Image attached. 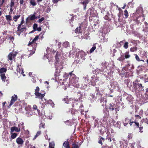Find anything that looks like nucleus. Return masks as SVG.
<instances>
[{
  "mask_svg": "<svg viewBox=\"0 0 148 148\" xmlns=\"http://www.w3.org/2000/svg\"><path fill=\"white\" fill-rule=\"evenodd\" d=\"M73 71L69 73V84L76 87L79 86L78 83L79 78H77L75 74L73 73Z\"/></svg>",
  "mask_w": 148,
  "mask_h": 148,
  "instance_id": "nucleus-1",
  "label": "nucleus"
},
{
  "mask_svg": "<svg viewBox=\"0 0 148 148\" xmlns=\"http://www.w3.org/2000/svg\"><path fill=\"white\" fill-rule=\"evenodd\" d=\"M139 81L136 79L133 82L134 88L133 92L135 93H138L139 91H144V87L142 84L139 83Z\"/></svg>",
  "mask_w": 148,
  "mask_h": 148,
  "instance_id": "nucleus-2",
  "label": "nucleus"
},
{
  "mask_svg": "<svg viewBox=\"0 0 148 148\" xmlns=\"http://www.w3.org/2000/svg\"><path fill=\"white\" fill-rule=\"evenodd\" d=\"M24 23V20L23 18L22 19L21 21L20 24H18L17 27V30L16 32L17 34L19 36L20 34L23 32H25L26 30V27L24 25H22V27H21L22 25Z\"/></svg>",
  "mask_w": 148,
  "mask_h": 148,
  "instance_id": "nucleus-3",
  "label": "nucleus"
},
{
  "mask_svg": "<svg viewBox=\"0 0 148 148\" xmlns=\"http://www.w3.org/2000/svg\"><path fill=\"white\" fill-rule=\"evenodd\" d=\"M40 88L38 86H37L35 89L34 94L36 98L42 99L45 96V94H42L39 92Z\"/></svg>",
  "mask_w": 148,
  "mask_h": 148,
  "instance_id": "nucleus-4",
  "label": "nucleus"
},
{
  "mask_svg": "<svg viewBox=\"0 0 148 148\" xmlns=\"http://www.w3.org/2000/svg\"><path fill=\"white\" fill-rule=\"evenodd\" d=\"M68 97V96H67L66 97L64 98L63 99L64 101L66 103H75L76 104H77V103H76V102H77V101H76L72 98L69 99Z\"/></svg>",
  "mask_w": 148,
  "mask_h": 148,
  "instance_id": "nucleus-5",
  "label": "nucleus"
},
{
  "mask_svg": "<svg viewBox=\"0 0 148 148\" xmlns=\"http://www.w3.org/2000/svg\"><path fill=\"white\" fill-rule=\"evenodd\" d=\"M139 124V123L136 120H134L133 118H132V120L129 123L131 127H137V126H138Z\"/></svg>",
  "mask_w": 148,
  "mask_h": 148,
  "instance_id": "nucleus-6",
  "label": "nucleus"
},
{
  "mask_svg": "<svg viewBox=\"0 0 148 148\" xmlns=\"http://www.w3.org/2000/svg\"><path fill=\"white\" fill-rule=\"evenodd\" d=\"M17 54V53L16 52H12L10 53L8 56V59L10 61L14 60Z\"/></svg>",
  "mask_w": 148,
  "mask_h": 148,
  "instance_id": "nucleus-7",
  "label": "nucleus"
},
{
  "mask_svg": "<svg viewBox=\"0 0 148 148\" xmlns=\"http://www.w3.org/2000/svg\"><path fill=\"white\" fill-rule=\"evenodd\" d=\"M60 55L58 53V52H57L55 56V67L56 69H58V64H59V62H60Z\"/></svg>",
  "mask_w": 148,
  "mask_h": 148,
  "instance_id": "nucleus-8",
  "label": "nucleus"
},
{
  "mask_svg": "<svg viewBox=\"0 0 148 148\" xmlns=\"http://www.w3.org/2000/svg\"><path fill=\"white\" fill-rule=\"evenodd\" d=\"M77 55L79 58H81L82 60H84L85 56H86V53L82 50L79 51L77 53Z\"/></svg>",
  "mask_w": 148,
  "mask_h": 148,
  "instance_id": "nucleus-9",
  "label": "nucleus"
},
{
  "mask_svg": "<svg viewBox=\"0 0 148 148\" xmlns=\"http://www.w3.org/2000/svg\"><path fill=\"white\" fill-rule=\"evenodd\" d=\"M120 148H127L128 142L127 140H122L120 141Z\"/></svg>",
  "mask_w": 148,
  "mask_h": 148,
  "instance_id": "nucleus-10",
  "label": "nucleus"
},
{
  "mask_svg": "<svg viewBox=\"0 0 148 148\" xmlns=\"http://www.w3.org/2000/svg\"><path fill=\"white\" fill-rule=\"evenodd\" d=\"M39 37L38 35H37L31 42L30 41L29 42L28 45L29 46H32L33 45H37V44L36 43V42L38 40Z\"/></svg>",
  "mask_w": 148,
  "mask_h": 148,
  "instance_id": "nucleus-11",
  "label": "nucleus"
},
{
  "mask_svg": "<svg viewBox=\"0 0 148 148\" xmlns=\"http://www.w3.org/2000/svg\"><path fill=\"white\" fill-rule=\"evenodd\" d=\"M18 97L17 95H14L13 96L11 97V100L10 103L8 107L10 108V106L14 103V102L17 100Z\"/></svg>",
  "mask_w": 148,
  "mask_h": 148,
  "instance_id": "nucleus-12",
  "label": "nucleus"
},
{
  "mask_svg": "<svg viewBox=\"0 0 148 148\" xmlns=\"http://www.w3.org/2000/svg\"><path fill=\"white\" fill-rule=\"evenodd\" d=\"M36 19V17L35 14H32L26 19V22L27 23L29 22L30 21L34 20Z\"/></svg>",
  "mask_w": 148,
  "mask_h": 148,
  "instance_id": "nucleus-13",
  "label": "nucleus"
},
{
  "mask_svg": "<svg viewBox=\"0 0 148 148\" xmlns=\"http://www.w3.org/2000/svg\"><path fill=\"white\" fill-rule=\"evenodd\" d=\"M16 70L17 73H21L23 76H25V75L23 74L24 73L23 71L21 65H18L17 66Z\"/></svg>",
  "mask_w": 148,
  "mask_h": 148,
  "instance_id": "nucleus-14",
  "label": "nucleus"
},
{
  "mask_svg": "<svg viewBox=\"0 0 148 148\" xmlns=\"http://www.w3.org/2000/svg\"><path fill=\"white\" fill-rule=\"evenodd\" d=\"M5 19L7 21V24L9 25H11V22L13 20L12 16L10 15H6L5 16Z\"/></svg>",
  "mask_w": 148,
  "mask_h": 148,
  "instance_id": "nucleus-15",
  "label": "nucleus"
},
{
  "mask_svg": "<svg viewBox=\"0 0 148 148\" xmlns=\"http://www.w3.org/2000/svg\"><path fill=\"white\" fill-rule=\"evenodd\" d=\"M63 66H61L59 67V66H58V69L57 68L56 69V71L55 72L54 75L56 77L59 76L60 75V70L59 71H58V69H63Z\"/></svg>",
  "mask_w": 148,
  "mask_h": 148,
  "instance_id": "nucleus-16",
  "label": "nucleus"
},
{
  "mask_svg": "<svg viewBox=\"0 0 148 148\" xmlns=\"http://www.w3.org/2000/svg\"><path fill=\"white\" fill-rule=\"evenodd\" d=\"M39 121L40 122V124L39 125V127L40 128H45V121L43 118H41Z\"/></svg>",
  "mask_w": 148,
  "mask_h": 148,
  "instance_id": "nucleus-17",
  "label": "nucleus"
},
{
  "mask_svg": "<svg viewBox=\"0 0 148 148\" xmlns=\"http://www.w3.org/2000/svg\"><path fill=\"white\" fill-rule=\"evenodd\" d=\"M38 25L36 23H34L33 25V29L35 31H37L38 32L41 31L42 30L41 27H38Z\"/></svg>",
  "mask_w": 148,
  "mask_h": 148,
  "instance_id": "nucleus-18",
  "label": "nucleus"
},
{
  "mask_svg": "<svg viewBox=\"0 0 148 148\" xmlns=\"http://www.w3.org/2000/svg\"><path fill=\"white\" fill-rule=\"evenodd\" d=\"M15 3L13 0H11V2L10 4V11L9 12V14H10V12H11V14L12 12L13 9V7H14V5Z\"/></svg>",
  "mask_w": 148,
  "mask_h": 148,
  "instance_id": "nucleus-19",
  "label": "nucleus"
},
{
  "mask_svg": "<svg viewBox=\"0 0 148 148\" xmlns=\"http://www.w3.org/2000/svg\"><path fill=\"white\" fill-rule=\"evenodd\" d=\"M16 142L18 145H22L23 144L24 141L21 138L18 137L16 139Z\"/></svg>",
  "mask_w": 148,
  "mask_h": 148,
  "instance_id": "nucleus-20",
  "label": "nucleus"
},
{
  "mask_svg": "<svg viewBox=\"0 0 148 148\" xmlns=\"http://www.w3.org/2000/svg\"><path fill=\"white\" fill-rule=\"evenodd\" d=\"M14 131L16 132H18L20 131V130L18 127L14 126L11 127L10 129V133H13Z\"/></svg>",
  "mask_w": 148,
  "mask_h": 148,
  "instance_id": "nucleus-21",
  "label": "nucleus"
},
{
  "mask_svg": "<svg viewBox=\"0 0 148 148\" xmlns=\"http://www.w3.org/2000/svg\"><path fill=\"white\" fill-rule=\"evenodd\" d=\"M83 1L80 2V3L83 5L84 7V9L85 10L86 8V6L87 4L90 1V0H82Z\"/></svg>",
  "mask_w": 148,
  "mask_h": 148,
  "instance_id": "nucleus-22",
  "label": "nucleus"
},
{
  "mask_svg": "<svg viewBox=\"0 0 148 148\" xmlns=\"http://www.w3.org/2000/svg\"><path fill=\"white\" fill-rule=\"evenodd\" d=\"M136 127L138 129L139 132L140 133H142L143 132V123L142 124L140 123V124H139V126Z\"/></svg>",
  "mask_w": 148,
  "mask_h": 148,
  "instance_id": "nucleus-23",
  "label": "nucleus"
},
{
  "mask_svg": "<svg viewBox=\"0 0 148 148\" xmlns=\"http://www.w3.org/2000/svg\"><path fill=\"white\" fill-rule=\"evenodd\" d=\"M132 120V118L131 119H129L128 118H126L125 119V120L123 122L124 125L126 126L130 122V121Z\"/></svg>",
  "mask_w": 148,
  "mask_h": 148,
  "instance_id": "nucleus-24",
  "label": "nucleus"
},
{
  "mask_svg": "<svg viewBox=\"0 0 148 148\" xmlns=\"http://www.w3.org/2000/svg\"><path fill=\"white\" fill-rule=\"evenodd\" d=\"M63 146H64L65 148H69L70 147L69 143L68 140L67 141H64L63 143Z\"/></svg>",
  "mask_w": 148,
  "mask_h": 148,
  "instance_id": "nucleus-25",
  "label": "nucleus"
},
{
  "mask_svg": "<svg viewBox=\"0 0 148 148\" xmlns=\"http://www.w3.org/2000/svg\"><path fill=\"white\" fill-rule=\"evenodd\" d=\"M110 106L109 108V109L111 110L112 111H113L114 110L115 111H116L117 110V108H114V104L113 103H110L109 104Z\"/></svg>",
  "mask_w": 148,
  "mask_h": 148,
  "instance_id": "nucleus-26",
  "label": "nucleus"
},
{
  "mask_svg": "<svg viewBox=\"0 0 148 148\" xmlns=\"http://www.w3.org/2000/svg\"><path fill=\"white\" fill-rule=\"evenodd\" d=\"M81 27V24H80L79 26L78 27H77L75 29V32L76 33H80L82 32Z\"/></svg>",
  "mask_w": 148,
  "mask_h": 148,
  "instance_id": "nucleus-27",
  "label": "nucleus"
},
{
  "mask_svg": "<svg viewBox=\"0 0 148 148\" xmlns=\"http://www.w3.org/2000/svg\"><path fill=\"white\" fill-rule=\"evenodd\" d=\"M107 134V136H106V139L108 140L109 141H110V142H111V135L109 132H107L106 133Z\"/></svg>",
  "mask_w": 148,
  "mask_h": 148,
  "instance_id": "nucleus-28",
  "label": "nucleus"
},
{
  "mask_svg": "<svg viewBox=\"0 0 148 148\" xmlns=\"http://www.w3.org/2000/svg\"><path fill=\"white\" fill-rule=\"evenodd\" d=\"M18 127L19 129L20 130V131L21 130H24V123L23 122H21L18 125Z\"/></svg>",
  "mask_w": 148,
  "mask_h": 148,
  "instance_id": "nucleus-29",
  "label": "nucleus"
},
{
  "mask_svg": "<svg viewBox=\"0 0 148 148\" xmlns=\"http://www.w3.org/2000/svg\"><path fill=\"white\" fill-rule=\"evenodd\" d=\"M125 60V58H124L123 54L122 55H121V56L118 58L117 59L118 60L122 62H123Z\"/></svg>",
  "mask_w": 148,
  "mask_h": 148,
  "instance_id": "nucleus-30",
  "label": "nucleus"
},
{
  "mask_svg": "<svg viewBox=\"0 0 148 148\" xmlns=\"http://www.w3.org/2000/svg\"><path fill=\"white\" fill-rule=\"evenodd\" d=\"M96 99L97 98H99V97L101 99L100 100V102H101L102 101V94L98 92L96 94Z\"/></svg>",
  "mask_w": 148,
  "mask_h": 148,
  "instance_id": "nucleus-31",
  "label": "nucleus"
},
{
  "mask_svg": "<svg viewBox=\"0 0 148 148\" xmlns=\"http://www.w3.org/2000/svg\"><path fill=\"white\" fill-rule=\"evenodd\" d=\"M79 143L78 142H74L72 144V148H79Z\"/></svg>",
  "mask_w": 148,
  "mask_h": 148,
  "instance_id": "nucleus-32",
  "label": "nucleus"
},
{
  "mask_svg": "<svg viewBox=\"0 0 148 148\" xmlns=\"http://www.w3.org/2000/svg\"><path fill=\"white\" fill-rule=\"evenodd\" d=\"M21 15L19 14L18 15H14L13 16V20H14V21L16 22L18 20V19L20 17Z\"/></svg>",
  "mask_w": 148,
  "mask_h": 148,
  "instance_id": "nucleus-33",
  "label": "nucleus"
},
{
  "mask_svg": "<svg viewBox=\"0 0 148 148\" xmlns=\"http://www.w3.org/2000/svg\"><path fill=\"white\" fill-rule=\"evenodd\" d=\"M129 51H126L125 53L124 58L125 59L129 58L130 57V55L129 54Z\"/></svg>",
  "mask_w": 148,
  "mask_h": 148,
  "instance_id": "nucleus-34",
  "label": "nucleus"
},
{
  "mask_svg": "<svg viewBox=\"0 0 148 148\" xmlns=\"http://www.w3.org/2000/svg\"><path fill=\"white\" fill-rule=\"evenodd\" d=\"M35 0H30L29 1V3L33 6H34L37 5V3L35 1Z\"/></svg>",
  "mask_w": 148,
  "mask_h": 148,
  "instance_id": "nucleus-35",
  "label": "nucleus"
},
{
  "mask_svg": "<svg viewBox=\"0 0 148 148\" xmlns=\"http://www.w3.org/2000/svg\"><path fill=\"white\" fill-rule=\"evenodd\" d=\"M47 104H49L52 106V107H53L55 106V104L51 100H49L47 102Z\"/></svg>",
  "mask_w": 148,
  "mask_h": 148,
  "instance_id": "nucleus-36",
  "label": "nucleus"
},
{
  "mask_svg": "<svg viewBox=\"0 0 148 148\" xmlns=\"http://www.w3.org/2000/svg\"><path fill=\"white\" fill-rule=\"evenodd\" d=\"M1 79L3 82H5L6 77L4 73H1L0 75Z\"/></svg>",
  "mask_w": 148,
  "mask_h": 148,
  "instance_id": "nucleus-37",
  "label": "nucleus"
},
{
  "mask_svg": "<svg viewBox=\"0 0 148 148\" xmlns=\"http://www.w3.org/2000/svg\"><path fill=\"white\" fill-rule=\"evenodd\" d=\"M11 134V137L12 139L15 138L17 136L18 134L16 133H10Z\"/></svg>",
  "mask_w": 148,
  "mask_h": 148,
  "instance_id": "nucleus-38",
  "label": "nucleus"
},
{
  "mask_svg": "<svg viewBox=\"0 0 148 148\" xmlns=\"http://www.w3.org/2000/svg\"><path fill=\"white\" fill-rule=\"evenodd\" d=\"M7 70L6 68L2 67L0 69V73H3L6 72Z\"/></svg>",
  "mask_w": 148,
  "mask_h": 148,
  "instance_id": "nucleus-39",
  "label": "nucleus"
},
{
  "mask_svg": "<svg viewBox=\"0 0 148 148\" xmlns=\"http://www.w3.org/2000/svg\"><path fill=\"white\" fill-rule=\"evenodd\" d=\"M137 49V47H132L130 49V51L131 52H134L136 51Z\"/></svg>",
  "mask_w": 148,
  "mask_h": 148,
  "instance_id": "nucleus-40",
  "label": "nucleus"
},
{
  "mask_svg": "<svg viewBox=\"0 0 148 148\" xmlns=\"http://www.w3.org/2000/svg\"><path fill=\"white\" fill-rule=\"evenodd\" d=\"M33 110H37L38 112L39 113L40 110L38 109L37 106L36 105H34L33 107Z\"/></svg>",
  "mask_w": 148,
  "mask_h": 148,
  "instance_id": "nucleus-41",
  "label": "nucleus"
},
{
  "mask_svg": "<svg viewBox=\"0 0 148 148\" xmlns=\"http://www.w3.org/2000/svg\"><path fill=\"white\" fill-rule=\"evenodd\" d=\"M97 44V43H96L94 44V46L90 49V52L91 53L92 52H93L94 50L96 49V47L95 46H94V45L96 44Z\"/></svg>",
  "mask_w": 148,
  "mask_h": 148,
  "instance_id": "nucleus-42",
  "label": "nucleus"
},
{
  "mask_svg": "<svg viewBox=\"0 0 148 148\" xmlns=\"http://www.w3.org/2000/svg\"><path fill=\"white\" fill-rule=\"evenodd\" d=\"M63 45L64 47L66 48L69 46V43L67 42H65L63 43Z\"/></svg>",
  "mask_w": 148,
  "mask_h": 148,
  "instance_id": "nucleus-43",
  "label": "nucleus"
},
{
  "mask_svg": "<svg viewBox=\"0 0 148 148\" xmlns=\"http://www.w3.org/2000/svg\"><path fill=\"white\" fill-rule=\"evenodd\" d=\"M128 42H125L123 45V47L125 49H127L128 47Z\"/></svg>",
  "mask_w": 148,
  "mask_h": 148,
  "instance_id": "nucleus-44",
  "label": "nucleus"
},
{
  "mask_svg": "<svg viewBox=\"0 0 148 148\" xmlns=\"http://www.w3.org/2000/svg\"><path fill=\"white\" fill-rule=\"evenodd\" d=\"M135 55L136 59L138 61H144V60H140L139 56L137 54H135Z\"/></svg>",
  "mask_w": 148,
  "mask_h": 148,
  "instance_id": "nucleus-45",
  "label": "nucleus"
},
{
  "mask_svg": "<svg viewBox=\"0 0 148 148\" xmlns=\"http://www.w3.org/2000/svg\"><path fill=\"white\" fill-rule=\"evenodd\" d=\"M133 136V134L132 133H129L128 136L127 138L128 140H130L132 139Z\"/></svg>",
  "mask_w": 148,
  "mask_h": 148,
  "instance_id": "nucleus-46",
  "label": "nucleus"
},
{
  "mask_svg": "<svg viewBox=\"0 0 148 148\" xmlns=\"http://www.w3.org/2000/svg\"><path fill=\"white\" fill-rule=\"evenodd\" d=\"M124 15L126 18L128 17V13L127 10H125L124 11Z\"/></svg>",
  "mask_w": 148,
  "mask_h": 148,
  "instance_id": "nucleus-47",
  "label": "nucleus"
},
{
  "mask_svg": "<svg viewBox=\"0 0 148 148\" xmlns=\"http://www.w3.org/2000/svg\"><path fill=\"white\" fill-rule=\"evenodd\" d=\"M54 144L53 143H50L49 145V148H54Z\"/></svg>",
  "mask_w": 148,
  "mask_h": 148,
  "instance_id": "nucleus-48",
  "label": "nucleus"
},
{
  "mask_svg": "<svg viewBox=\"0 0 148 148\" xmlns=\"http://www.w3.org/2000/svg\"><path fill=\"white\" fill-rule=\"evenodd\" d=\"M41 133V131H38L35 136V138L39 136Z\"/></svg>",
  "mask_w": 148,
  "mask_h": 148,
  "instance_id": "nucleus-49",
  "label": "nucleus"
},
{
  "mask_svg": "<svg viewBox=\"0 0 148 148\" xmlns=\"http://www.w3.org/2000/svg\"><path fill=\"white\" fill-rule=\"evenodd\" d=\"M65 123L68 125H71V122L69 120H67L64 122Z\"/></svg>",
  "mask_w": 148,
  "mask_h": 148,
  "instance_id": "nucleus-50",
  "label": "nucleus"
},
{
  "mask_svg": "<svg viewBox=\"0 0 148 148\" xmlns=\"http://www.w3.org/2000/svg\"><path fill=\"white\" fill-rule=\"evenodd\" d=\"M45 19V18L44 17H42L38 21V22L39 23H41Z\"/></svg>",
  "mask_w": 148,
  "mask_h": 148,
  "instance_id": "nucleus-51",
  "label": "nucleus"
},
{
  "mask_svg": "<svg viewBox=\"0 0 148 148\" xmlns=\"http://www.w3.org/2000/svg\"><path fill=\"white\" fill-rule=\"evenodd\" d=\"M121 122L120 121H117L116 123V127L119 128H120L121 127Z\"/></svg>",
  "mask_w": 148,
  "mask_h": 148,
  "instance_id": "nucleus-52",
  "label": "nucleus"
},
{
  "mask_svg": "<svg viewBox=\"0 0 148 148\" xmlns=\"http://www.w3.org/2000/svg\"><path fill=\"white\" fill-rule=\"evenodd\" d=\"M69 73H65L64 75V77H66V78H68L69 77Z\"/></svg>",
  "mask_w": 148,
  "mask_h": 148,
  "instance_id": "nucleus-53",
  "label": "nucleus"
},
{
  "mask_svg": "<svg viewBox=\"0 0 148 148\" xmlns=\"http://www.w3.org/2000/svg\"><path fill=\"white\" fill-rule=\"evenodd\" d=\"M5 1V0H0V7H1L3 5Z\"/></svg>",
  "mask_w": 148,
  "mask_h": 148,
  "instance_id": "nucleus-54",
  "label": "nucleus"
},
{
  "mask_svg": "<svg viewBox=\"0 0 148 148\" xmlns=\"http://www.w3.org/2000/svg\"><path fill=\"white\" fill-rule=\"evenodd\" d=\"M11 41H13L14 40V37L13 36H10L8 38Z\"/></svg>",
  "mask_w": 148,
  "mask_h": 148,
  "instance_id": "nucleus-55",
  "label": "nucleus"
},
{
  "mask_svg": "<svg viewBox=\"0 0 148 148\" xmlns=\"http://www.w3.org/2000/svg\"><path fill=\"white\" fill-rule=\"evenodd\" d=\"M51 8L49 6H48L47 9L46 10V12L47 13H48L49 12H50L51 10Z\"/></svg>",
  "mask_w": 148,
  "mask_h": 148,
  "instance_id": "nucleus-56",
  "label": "nucleus"
},
{
  "mask_svg": "<svg viewBox=\"0 0 148 148\" xmlns=\"http://www.w3.org/2000/svg\"><path fill=\"white\" fill-rule=\"evenodd\" d=\"M34 53V51H31L30 53L29 54V57H30L31 55H32Z\"/></svg>",
  "mask_w": 148,
  "mask_h": 148,
  "instance_id": "nucleus-57",
  "label": "nucleus"
},
{
  "mask_svg": "<svg viewBox=\"0 0 148 148\" xmlns=\"http://www.w3.org/2000/svg\"><path fill=\"white\" fill-rule=\"evenodd\" d=\"M116 52V50L114 49L113 50V56H115V53Z\"/></svg>",
  "mask_w": 148,
  "mask_h": 148,
  "instance_id": "nucleus-58",
  "label": "nucleus"
},
{
  "mask_svg": "<svg viewBox=\"0 0 148 148\" xmlns=\"http://www.w3.org/2000/svg\"><path fill=\"white\" fill-rule=\"evenodd\" d=\"M135 145L134 143H132L130 144L131 148H134V145Z\"/></svg>",
  "mask_w": 148,
  "mask_h": 148,
  "instance_id": "nucleus-59",
  "label": "nucleus"
},
{
  "mask_svg": "<svg viewBox=\"0 0 148 148\" xmlns=\"http://www.w3.org/2000/svg\"><path fill=\"white\" fill-rule=\"evenodd\" d=\"M59 0H52V2L54 3H56L58 2Z\"/></svg>",
  "mask_w": 148,
  "mask_h": 148,
  "instance_id": "nucleus-60",
  "label": "nucleus"
},
{
  "mask_svg": "<svg viewBox=\"0 0 148 148\" xmlns=\"http://www.w3.org/2000/svg\"><path fill=\"white\" fill-rule=\"evenodd\" d=\"M98 142L99 144H101V145H103L102 140L101 138L98 141Z\"/></svg>",
  "mask_w": 148,
  "mask_h": 148,
  "instance_id": "nucleus-61",
  "label": "nucleus"
},
{
  "mask_svg": "<svg viewBox=\"0 0 148 148\" xmlns=\"http://www.w3.org/2000/svg\"><path fill=\"white\" fill-rule=\"evenodd\" d=\"M104 18L106 20H108L109 19V17L107 15H106L104 17Z\"/></svg>",
  "mask_w": 148,
  "mask_h": 148,
  "instance_id": "nucleus-62",
  "label": "nucleus"
},
{
  "mask_svg": "<svg viewBox=\"0 0 148 148\" xmlns=\"http://www.w3.org/2000/svg\"><path fill=\"white\" fill-rule=\"evenodd\" d=\"M145 123H146L148 124V119L146 118L144 120Z\"/></svg>",
  "mask_w": 148,
  "mask_h": 148,
  "instance_id": "nucleus-63",
  "label": "nucleus"
},
{
  "mask_svg": "<svg viewBox=\"0 0 148 148\" xmlns=\"http://www.w3.org/2000/svg\"><path fill=\"white\" fill-rule=\"evenodd\" d=\"M23 0H20V3L21 4H23Z\"/></svg>",
  "mask_w": 148,
  "mask_h": 148,
  "instance_id": "nucleus-64",
  "label": "nucleus"
}]
</instances>
